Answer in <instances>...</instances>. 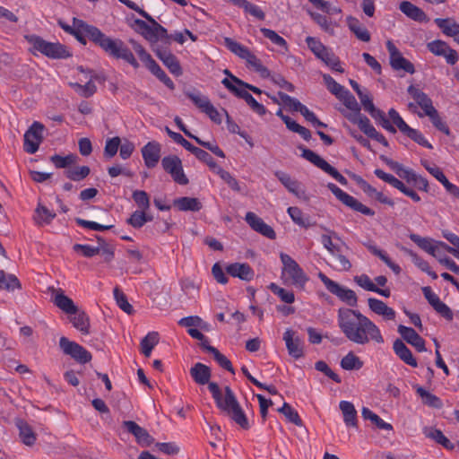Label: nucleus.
<instances>
[{
	"label": "nucleus",
	"instance_id": "nucleus-7",
	"mask_svg": "<svg viewBox=\"0 0 459 459\" xmlns=\"http://www.w3.org/2000/svg\"><path fill=\"white\" fill-rule=\"evenodd\" d=\"M280 259L283 265L281 277L295 287L303 289L308 281L303 269L290 255L285 253L280 254Z\"/></svg>",
	"mask_w": 459,
	"mask_h": 459
},
{
	"label": "nucleus",
	"instance_id": "nucleus-41",
	"mask_svg": "<svg viewBox=\"0 0 459 459\" xmlns=\"http://www.w3.org/2000/svg\"><path fill=\"white\" fill-rule=\"evenodd\" d=\"M423 434L426 437L434 440L436 443L441 445L447 450H453L455 445L443 434L440 429L435 428H425Z\"/></svg>",
	"mask_w": 459,
	"mask_h": 459
},
{
	"label": "nucleus",
	"instance_id": "nucleus-18",
	"mask_svg": "<svg viewBox=\"0 0 459 459\" xmlns=\"http://www.w3.org/2000/svg\"><path fill=\"white\" fill-rule=\"evenodd\" d=\"M45 126L40 122L35 121L24 134L23 149L29 154L35 153L43 141Z\"/></svg>",
	"mask_w": 459,
	"mask_h": 459
},
{
	"label": "nucleus",
	"instance_id": "nucleus-51",
	"mask_svg": "<svg viewBox=\"0 0 459 459\" xmlns=\"http://www.w3.org/2000/svg\"><path fill=\"white\" fill-rule=\"evenodd\" d=\"M21 282L15 275L7 274L0 270V290L13 291L21 289Z\"/></svg>",
	"mask_w": 459,
	"mask_h": 459
},
{
	"label": "nucleus",
	"instance_id": "nucleus-4",
	"mask_svg": "<svg viewBox=\"0 0 459 459\" xmlns=\"http://www.w3.org/2000/svg\"><path fill=\"white\" fill-rule=\"evenodd\" d=\"M25 39L31 46L30 51L33 54L39 52L50 59H66L72 56L68 48L60 42H49L35 34L25 36Z\"/></svg>",
	"mask_w": 459,
	"mask_h": 459
},
{
	"label": "nucleus",
	"instance_id": "nucleus-36",
	"mask_svg": "<svg viewBox=\"0 0 459 459\" xmlns=\"http://www.w3.org/2000/svg\"><path fill=\"white\" fill-rule=\"evenodd\" d=\"M399 9L407 17L415 22H423L428 21V16L424 11L409 1L401 2Z\"/></svg>",
	"mask_w": 459,
	"mask_h": 459
},
{
	"label": "nucleus",
	"instance_id": "nucleus-56",
	"mask_svg": "<svg viewBox=\"0 0 459 459\" xmlns=\"http://www.w3.org/2000/svg\"><path fill=\"white\" fill-rule=\"evenodd\" d=\"M233 4L244 8L246 12L263 21L265 18L264 11L257 5L249 3L247 0H230Z\"/></svg>",
	"mask_w": 459,
	"mask_h": 459
},
{
	"label": "nucleus",
	"instance_id": "nucleus-31",
	"mask_svg": "<svg viewBox=\"0 0 459 459\" xmlns=\"http://www.w3.org/2000/svg\"><path fill=\"white\" fill-rule=\"evenodd\" d=\"M397 331L403 340L412 345L418 351H426L424 339L413 328L400 325Z\"/></svg>",
	"mask_w": 459,
	"mask_h": 459
},
{
	"label": "nucleus",
	"instance_id": "nucleus-48",
	"mask_svg": "<svg viewBox=\"0 0 459 459\" xmlns=\"http://www.w3.org/2000/svg\"><path fill=\"white\" fill-rule=\"evenodd\" d=\"M416 393L421 397L422 403L425 405L435 409H441L443 407L442 400L423 387L417 386Z\"/></svg>",
	"mask_w": 459,
	"mask_h": 459
},
{
	"label": "nucleus",
	"instance_id": "nucleus-44",
	"mask_svg": "<svg viewBox=\"0 0 459 459\" xmlns=\"http://www.w3.org/2000/svg\"><path fill=\"white\" fill-rule=\"evenodd\" d=\"M275 176L281 181V183L288 189L289 192L294 194L299 197L304 194L303 191H300V184L297 180L292 179L290 176L288 175L287 173L282 171H276Z\"/></svg>",
	"mask_w": 459,
	"mask_h": 459
},
{
	"label": "nucleus",
	"instance_id": "nucleus-26",
	"mask_svg": "<svg viewBox=\"0 0 459 459\" xmlns=\"http://www.w3.org/2000/svg\"><path fill=\"white\" fill-rule=\"evenodd\" d=\"M246 221L252 230L260 233L261 235L268 238L269 239H275L276 233L273 229L266 224L260 217L252 212H248L245 217Z\"/></svg>",
	"mask_w": 459,
	"mask_h": 459
},
{
	"label": "nucleus",
	"instance_id": "nucleus-52",
	"mask_svg": "<svg viewBox=\"0 0 459 459\" xmlns=\"http://www.w3.org/2000/svg\"><path fill=\"white\" fill-rule=\"evenodd\" d=\"M443 237L447 241H449L453 247H450L444 242H439L438 244L448 253L452 254L455 257L459 259V237L456 234L449 231L443 232Z\"/></svg>",
	"mask_w": 459,
	"mask_h": 459
},
{
	"label": "nucleus",
	"instance_id": "nucleus-54",
	"mask_svg": "<svg viewBox=\"0 0 459 459\" xmlns=\"http://www.w3.org/2000/svg\"><path fill=\"white\" fill-rule=\"evenodd\" d=\"M362 417L365 420H370L378 429L385 430H392L393 427L390 423L385 422L377 414L373 412L367 407H363L361 411Z\"/></svg>",
	"mask_w": 459,
	"mask_h": 459
},
{
	"label": "nucleus",
	"instance_id": "nucleus-6",
	"mask_svg": "<svg viewBox=\"0 0 459 459\" xmlns=\"http://www.w3.org/2000/svg\"><path fill=\"white\" fill-rule=\"evenodd\" d=\"M224 42L230 52L247 62L248 67H251L263 76L269 75V70L263 65L261 60L248 48L230 38H225Z\"/></svg>",
	"mask_w": 459,
	"mask_h": 459
},
{
	"label": "nucleus",
	"instance_id": "nucleus-24",
	"mask_svg": "<svg viewBox=\"0 0 459 459\" xmlns=\"http://www.w3.org/2000/svg\"><path fill=\"white\" fill-rule=\"evenodd\" d=\"M144 165L148 169H153L157 166L160 160L161 144L156 141L148 142L141 149Z\"/></svg>",
	"mask_w": 459,
	"mask_h": 459
},
{
	"label": "nucleus",
	"instance_id": "nucleus-10",
	"mask_svg": "<svg viewBox=\"0 0 459 459\" xmlns=\"http://www.w3.org/2000/svg\"><path fill=\"white\" fill-rule=\"evenodd\" d=\"M130 42L134 52L138 55L140 60L145 65L146 68L169 89L173 90L175 88L173 81L166 74L145 48L134 40H130Z\"/></svg>",
	"mask_w": 459,
	"mask_h": 459
},
{
	"label": "nucleus",
	"instance_id": "nucleus-1",
	"mask_svg": "<svg viewBox=\"0 0 459 459\" xmlns=\"http://www.w3.org/2000/svg\"><path fill=\"white\" fill-rule=\"evenodd\" d=\"M190 375L196 384L201 385L208 384V389L218 409L243 429H248L250 428L247 417L232 389L230 386H225L224 395H222L218 384L209 382L211 378V369L208 366L197 362L190 368Z\"/></svg>",
	"mask_w": 459,
	"mask_h": 459
},
{
	"label": "nucleus",
	"instance_id": "nucleus-46",
	"mask_svg": "<svg viewBox=\"0 0 459 459\" xmlns=\"http://www.w3.org/2000/svg\"><path fill=\"white\" fill-rule=\"evenodd\" d=\"M174 205L180 211L198 212L202 209V204L195 197H180L174 201Z\"/></svg>",
	"mask_w": 459,
	"mask_h": 459
},
{
	"label": "nucleus",
	"instance_id": "nucleus-62",
	"mask_svg": "<svg viewBox=\"0 0 459 459\" xmlns=\"http://www.w3.org/2000/svg\"><path fill=\"white\" fill-rule=\"evenodd\" d=\"M278 411L282 413L288 421L295 424L296 426H301L302 420L296 410H294L288 403H284L283 405L278 409Z\"/></svg>",
	"mask_w": 459,
	"mask_h": 459
},
{
	"label": "nucleus",
	"instance_id": "nucleus-23",
	"mask_svg": "<svg viewBox=\"0 0 459 459\" xmlns=\"http://www.w3.org/2000/svg\"><path fill=\"white\" fill-rule=\"evenodd\" d=\"M283 340L291 357L299 359L304 356V342L295 331L290 328L286 329L283 333Z\"/></svg>",
	"mask_w": 459,
	"mask_h": 459
},
{
	"label": "nucleus",
	"instance_id": "nucleus-25",
	"mask_svg": "<svg viewBox=\"0 0 459 459\" xmlns=\"http://www.w3.org/2000/svg\"><path fill=\"white\" fill-rule=\"evenodd\" d=\"M351 112L346 114V118L354 125H357L361 132H363L366 135L369 136L373 131L376 129L368 117L360 113V107L357 102V107L349 108Z\"/></svg>",
	"mask_w": 459,
	"mask_h": 459
},
{
	"label": "nucleus",
	"instance_id": "nucleus-9",
	"mask_svg": "<svg viewBox=\"0 0 459 459\" xmlns=\"http://www.w3.org/2000/svg\"><path fill=\"white\" fill-rule=\"evenodd\" d=\"M130 42L134 52L138 55L140 60L145 65L146 68L169 89L173 90L175 88L173 81L166 74L145 48L134 40H130Z\"/></svg>",
	"mask_w": 459,
	"mask_h": 459
},
{
	"label": "nucleus",
	"instance_id": "nucleus-53",
	"mask_svg": "<svg viewBox=\"0 0 459 459\" xmlns=\"http://www.w3.org/2000/svg\"><path fill=\"white\" fill-rule=\"evenodd\" d=\"M159 342V333L157 332H150L141 341V351L145 357H150L152 349Z\"/></svg>",
	"mask_w": 459,
	"mask_h": 459
},
{
	"label": "nucleus",
	"instance_id": "nucleus-11",
	"mask_svg": "<svg viewBox=\"0 0 459 459\" xmlns=\"http://www.w3.org/2000/svg\"><path fill=\"white\" fill-rule=\"evenodd\" d=\"M318 277L330 293L335 295L341 301L349 307H357L358 297L354 290L340 285L323 273H319Z\"/></svg>",
	"mask_w": 459,
	"mask_h": 459
},
{
	"label": "nucleus",
	"instance_id": "nucleus-45",
	"mask_svg": "<svg viewBox=\"0 0 459 459\" xmlns=\"http://www.w3.org/2000/svg\"><path fill=\"white\" fill-rule=\"evenodd\" d=\"M328 234H323L321 236L320 241L323 247L333 255L337 254L342 247L339 244L333 243V239H337L341 241L340 237L333 230H327Z\"/></svg>",
	"mask_w": 459,
	"mask_h": 459
},
{
	"label": "nucleus",
	"instance_id": "nucleus-15",
	"mask_svg": "<svg viewBox=\"0 0 459 459\" xmlns=\"http://www.w3.org/2000/svg\"><path fill=\"white\" fill-rule=\"evenodd\" d=\"M327 187L340 202H342L344 205L351 208V210L360 212L367 216L375 215V212L372 209L364 205L355 197L342 190L335 184L328 183Z\"/></svg>",
	"mask_w": 459,
	"mask_h": 459
},
{
	"label": "nucleus",
	"instance_id": "nucleus-27",
	"mask_svg": "<svg viewBox=\"0 0 459 459\" xmlns=\"http://www.w3.org/2000/svg\"><path fill=\"white\" fill-rule=\"evenodd\" d=\"M153 51L157 57L163 63V65L169 70V72L175 76H179L182 74L181 65L175 55H173L169 50L153 48Z\"/></svg>",
	"mask_w": 459,
	"mask_h": 459
},
{
	"label": "nucleus",
	"instance_id": "nucleus-13",
	"mask_svg": "<svg viewBox=\"0 0 459 459\" xmlns=\"http://www.w3.org/2000/svg\"><path fill=\"white\" fill-rule=\"evenodd\" d=\"M299 149L302 151L301 156L304 159L333 177L341 185L346 186L348 184L347 179L335 168L331 166L326 160L321 158L315 152L303 146L299 147Z\"/></svg>",
	"mask_w": 459,
	"mask_h": 459
},
{
	"label": "nucleus",
	"instance_id": "nucleus-21",
	"mask_svg": "<svg viewBox=\"0 0 459 459\" xmlns=\"http://www.w3.org/2000/svg\"><path fill=\"white\" fill-rule=\"evenodd\" d=\"M386 48L389 53L390 65L394 70H403L410 74L415 73L413 64L403 56L399 49L391 40H387Z\"/></svg>",
	"mask_w": 459,
	"mask_h": 459
},
{
	"label": "nucleus",
	"instance_id": "nucleus-43",
	"mask_svg": "<svg viewBox=\"0 0 459 459\" xmlns=\"http://www.w3.org/2000/svg\"><path fill=\"white\" fill-rule=\"evenodd\" d=\"M340 410L343 414V420L348 427L357 426V411L354 405L348 401H342L339 404Z\"/></svg>",
	"mask_w": 459,
	"mask_h": 459
},
{
	"label": "nucleus",
	"instance_id": "nucleus-35",
	"mask_svg": "<svg viewBox=\"0 0 459 459\" xmlns=\"http://www.w3.org/2000/svg\"><path fill=\"white\" fill-rule=\"evenodd\" d=\"M354 179L357 182V184L360 186V188L364 191V193H366L368 196L374 197L381 204H388L390 206L394 205V202L392 199L385 195L382 192L377 191L361 177L354 175Z\"/></svg>",
	"mask_w": 459,
	"mask_h": 459
},
{
	"label": "nucleus",
	"instance_id": "nucleus-49",
	"mask_svg": "<svg viewBox=\"0 0 459 459\" xmlns=\"http://www.w3.org/2000/svg\"><path fill=\"white\" fill-rule=\"evenodd\" d=\"M410 239L414 242L420 248L427 252L428 254L436 256L437 246L433 243V240L429 238L420 237L418 234L411 233L409 235Z\"/></svg>",
	"mask_w": 459,
	"mask_h": 459
},
{
	"label": "nucleus",
	"instance_id": "nucleus-14",
	"mask_svg": "<svg viewBox=\"0 0 459 459\" xmlns=\"http://www.w3.org/2000/svg\"><path fill=\"white\" fill-rule=\"evenodd\" d=\"M363 108L385 130L391 134L396 133V128L393 126L390 120L386 117L384 111L377 108L372 101L371 96L368 92L362 91L358 95Z\"/></svg>",
	"mask_w": 459,
	"mask_h": 459
},
{
	"label": "nucleus",
	"instance_id": "nucleus-57",
	"mask_svg": "<svg viewBox=\"0 0 459 459\" xmlns=\"http://www.w3.org/2000/svg\"><path fill=\"white\" fill-rule=\"evenodd\" d=\"M310 16L324 31L330 35H334L336 23L333 22L325 15L317 13H310Z\"/></svg>",
	"mask_w": 459,
	"mask_h": 459
},
{
	"label": "nucleus",
	"instance_id": "nucleus-32",
	"mask_svg": "<svg viewBox=\"0 0 459 459\" xmlns=\"http://www.w3.org/2000/svg\"><path fill=\"white\" fill-rule=\"evenodd\" d=\"M226 273L232 277L250 281L255 276L252 267L247 263H233L226 266Z\"/></svg>",
	"mask_w": 459,
	"mask_h": 459
},
{
	"label": "nucleus",
	"instance_id": "nucleus-22",
	"mask_svg": "<svg viewBox=\"0 0 459 459\" xmlns=\"http://www.w3.org/2000/svg\"><path fill=\"white\" fill-rule=\"evenodd\" d=\"M374 174L378 178L390 184L393 187L401 191L403 195L410 197L414 202H420V196L412 188L407 187L401 180L396 178L394 176L388 174L380 169H376Z\"/></svg>",
	"mask_w": 459,
	"mask_h": 459
},
{
	"label": "nucleus",
	"instance_id": "nucleus-39",
	"mask_svg": "<svg viewBox=\"0 0 459 459\" xmlns=\"http://www.w3.org/2000/svg\"><path fill=\"white\" fill-rule=\"evenodd\" d=\"M56 218V213L47 206L39 203L33 215V220L38 226L48 225Z\"/></svg>",
	"mask_w": 459,
	"mask_h": 459
},
{
	"label": "nucleus",
	"instance_id": "nucleus-55",
	"mask_svg": "<svg viewBox=\"0 0 459 459\" xmlns=\"http://www.w3.org/2000/svg\"><path fill=\"white\" fill-rule=\"evenodd\" d=\"M78 156L76 154H68L66 156H61L58 154H55L50 157L51 162L55 165L57 169H66L74 165L77 162Z\"/></svg>",
	"mask_w": 459,
	"mask_h": 459
},
{
	"label": "nucleus",
	"instance_id": "nucleus-42",
	"mask_svg": "<svg viewBox=\"0 0 459 459\" xmlns=\"http://www.w3.org/2000/svg\"><path fill=\"white\" fill-rule=\"evenodd\" d=\"M16 426L19 429V436L22 442L28 446H33L37 437L31 427L22 420L17 421Z\"/></svg>",
	"mask_w": 459,
	"mask_h": 459
},
{
	"label": "nucleus",
	"instance_id": "nucleus-37",
	"mask_svg": "<svg viewBox=\"0 0 459 459\" xmlns=\"http://www.w3.org/2000/svg\"><path fill=\"white\" fill-rule=\"evenodd\" d=\"M395 354L407 365L416 368L418 366L416 359L413 357L410 349L404 342L399 339L395 340L393 344Z\"/></svg>",
	"mask_w": 459,
	"mask_h": 459
},
{
	"label": "nucleus",
	"instance_id": "nucleus-34",
	"mask_svg": "<svg viewBox=\"0 0 459 459\" xmlns=\"http://www.w3.org/2000/svg\"><path fill=\"white\" fill-rule=\"evenodd\" d=\"M369 309L375 314L383 316L385 320H394L396 312L394 308L388 307L384 301L376 298L368 299Z\"/></svg>",
	"mask_w": 459,
	"mask_h": 459
},
{
	"label": "nucleus",
	"instance_id": "nucleus-2",
	"mask_svg": "<svg viewBox=\"0 0 459 459\" xmlns=\"http://www.w3.org/2000/svg\"><path fill=\"white\" fill-rule=\"evenodd\" d=\"M73 23L76 29L72 34L81 44H87V38L98 48H100L109 57L122 59L134 69L140 65L134 57L131 49L118 38H112L102 32L98 27L88 24L86 22L74 18Z\"/></svg>",
	"mask_w": 459,
	"mask_h": 459
},
{
	"label": "nucleus",
	"instance_id": "nucleus-59",
	"mask_svg": "<svg viewBox=\"0 0 459 459\" xmlns=\"http://www.w3.org/2000/svg\"><path fill=\"white\" fill-rule=\"evenodd\" d=\"M260 31L264 37L268 39L273 44L280 47L285 51L289 50L287 41L274 30L267 28H261Z\"/></svg>",
	"mask_w": 459,
	"mask_h": 459
},
{
	"label": "nucleus",
	"instance_id": "nucleus-58",
	"mask_svg": "<svg viewBox=\"0 0 459 459\" xmlns=\"http://www.w3.org/2000/svg\"><path fill=\"white\" fill-rule=\"evenodd\" d=\"M341 367L345 370H358L363 367V361L352 351H350L342 359Z\"/></svg>",
	"mask_w": 459,
	"mask_h": 459
},
{
	"label": "nucleus",
	"instance_id": "nucleus-8",
	"mask_svg": "<svg viewBox=\"0 0 459 459\" xmlns=\"http://www.w3.org/2000/svg\"><path fill=\"white\" fill-rule=\"evenodd\" d=\"M306 43L310 51L332 70L343 73L339 57L328 48H326L320 39L308 36L306 38Z\"/></svg>",
	"mask_w": 459,
	"mask_h": 459
},
{
	"label": "nucleus",
	"instance_id": "nucleus-33",
	"mask_svg": "<svg viewBox=\"0 0 459 459\" xmlns=\"http://www.w3.org/2000/svg\"><path fill=\"white\" fill-rule=\"evenodd\" d=\"M434 22L444 35L454 38L459 45V23L454 18H436Z\"/></svg>",
	"mask_w": 459,
	"mask_h": 459
},
{
	"label": "nucleus",
	"instance_id": "nucleus-50",
	"mask_svg": "<svg viewBox=\"0 0 459 459\" xmlns=\"http://www.w3.org/2000/svg\"><path fill=\"white\" fill-rule=\"evenodd\" d=\"M367 247L372 255L382 260L395 274H399L401 273V267L397 264L394 263L385 251L374 245H368Z\"/></svg>",
	"mask_w": 459,
	"mask_h": 459
},
{
	"label": "nucleus",
	"instance_id": "nucleus-60",
	"mask_svg": "<svg viewBox=\"0 0 459 459\" xmlns=\"http://www.w3.org/2000/svg\"><path fill=\"white\" fill-rule=\"evenodd\" d=\"M91 169L88 166L69 168L65 171L67 178L73 181H81L90 175Z\"/></svg>",
	"mask_w": 459,
	"mask_h": 459
},
{
	"label": "nucleus",
	"instance_id": "nucleus-28",
	"mask_svg": "<svg viewBox=\"0 0 459 459\" xmlns=\"http://www.w3.org/2000/svg\"><path fill=\"white\" fill-rule=\"evenodd\" d=\"M123 426L130 434L135 437L136 442L139 445L143 446H148L153 443V437L145 429L142 428L136 422L133 420H125L123 421Z\"/></svg>",
	"mask_w": 459,
	"mask_h": 459
},
{
	"label": "nucleus",
	"instance_id": "nucleus-47",
	"mask_svg": "<svg viewBox=\"0 0 459 459\" xmlns=\"http://www.w3.org/2000/svg\"><path fill=\"white\" fill-rule=\"evenodd\" d=\"M153 217L143 210L134 211L126 220V222L134 229L142 228L146 222L152 221Z\"/></svg>",
	"mask_w": 459,
	"mask_h": 459
},
{
	"label": "nucleus",
	"instance_id": "nucleus-38",
	"mask_svg": "<svg viewBox=\"0 0 459 459\" xmlns=\"http://www.w3.org/2000/svg\"><path fill=\"white\" fill-rule=\"evenodd\" d=\"M347 25L356 38L363 42H368L371 39L368 29L355 17H347Z\"/></svg>",
	"mask_w": 459,
	"mask_h": 459
},
{
	"label": "nucleus",
	"instance_id": "nucleus-12",
	"mask_svg": "<svg viewBox=\"0 0 459 459\" xmlns=\"http://www.w3.org/2000/svg\"><path fill=\"white\" fill-rule=\"evenodd\" d=\"M388 116L393 122L392 125L396 126L402 134H403L404 135H406L407 137H409L420 146H423L429 150L433 149V145L424 137V135L419 130L409 126L394 108L389 109Z\"/></svg>",
	"mask_w": 459,
	"mask_h": 459
},
{
	"label": "nucleus",
	"instance_id": "nucleus-63",
	"mask_svg": "<svg viewBox=\"0 0 459 459\" xmlns=\"http://www.w3.org/2000/svg\"><path fill=\"white\" fill-rule=\"evenodd\" d=\"M132 198L138 207V210L148 211L151 206L150 196L143 190H134Z\"/></svg>",
	"mask_w": 459,
	"mask_h": 459
},
{
	"label": "nucleus",
	"instance_id": "nucleus-40",
	"mask_svg": "<svg viewBox=\"0 0 459 459\" xmlns=\"http://www.w3.org/2000/svg\"><path fill=\"white\" fill-rule=\"evenodd\" d=\"M70 321L73 326L82 334L86 335L90 333V318L84 311L79 310L78 308L76 313L70 316Z\"/></svg>",
	"mask_w": 459,
	"mask_h": 459
},
{
	"label": "nucleus",
	"instance_id": "nucleus-30",
	"mask_svg": "<svg viewBox=\"0 0 459 459\" xmlns=\"http://www.w3.org/2000/svg\"><path fill=\"white\" fill-rule=\"evenodd\" d=\"M407 92L415 100L416 104L423 110V114H419L420 117L426 116L428 112L436 108L433 106L432 100L416 86L410 85L407 89Z\"/></svg>",
	"mask_w": 459,
	"mask_h": 459
},
{
	"label": "nucleus",
	"instance_id": "nucleus-5",
	"mask_svg": "<svg viewBox=\"0 0 459 459\" xmlns=\"http://www.w3.org/2000/svg\"><path fill=\"white\" fill-rule=\"evenodd\" d=\"M141 16L150 22L149 24L143 20H135V24L139 32L144 37V39L152 43L160 40L164 44H170V36L163 26L158 23L145 11L141 12Z\"/></svg>",
	"mask_w": 459,
	"mask_h": 459
},
{
	"label": "nucleus",
	"instance_id": "nucleus-20",
	"mask_svg": "<svg viewBox=\"0 0 459 459\" xmlns=\"http://www.w3.org/2000/svg\"><path fill=\"white\" fill-rule=\"evenodd\" d=\"M221 83L235 96L244 100L255 113H256L259 116H264L266 114L267 109L265 108V107L263 104L256 101V100L247 91L244 89H239L238 87L234 85L232 82L230 81V79L228 78H224L221 81Z\"/></svg>",
	"mask_w": 459,
	"mask_h": 459
},
{
	"label": "nucleus",
	"instance_id": "nucleus-3",
	"mask_svg": "<svg viewBox=\"0 0 459 459\" xmlns=\"http://www.w3.org/2000/svg\"><path fill=\"white\" fill-rule=\"evenodd\" d=\"M337 324L344 336L353 343L365 345L374 342L382 344L385 342L379 327L359 310L339 308Z\"/></svg>",
	"mask_w": 459,
	"mask_h": 459
},
{
	"label": "nucleus",
	"instance_id": "nucleus-64",
	"mask_svg": "<svg viewBox=\"0 0 459 459\" xmlns=\"http://www.w3.org/2000/svg\"><path fill=\"white\" fill-rule=\"evenodd\" d=\"M287 212H288V214L290 215V217L291 218V220L296 224H298L301 227H304V228H308L311 226V223L309 222V219L304 217L302 211L299 207H296V206L289 207Z\"/></svg>",
	"mask_w": 459,
	"mask_h": 459
},
{
	"label": "nucleus",
	"instance_id": "nucleus-61",
	"mask_svg": "<svg viewBox=\"0 0 459 459\" xmlns=\"http://www.w3.org/2000/svg\"><path fill=\"white\" fill-rule=\"evenodd\" d=\"M429 117L432 125L440 132L444 133L446 135H450L451 131L447 126V124L442 119L438 111L435 108L430 112H428L426 115Z\"/></svg>",
	"mask_w": 459,
	"mask_h": 459
},
{
	"label": "nucleus",
	"instance_id": "nucleus-16",
	"mask_svg": "<svg viewBox=\"0 0 459 459\" xmlns=\"http://www.w3.org/2000/svg\"><path fill=\"white\" fill-rule=\"evenodd\" d=\"M161 166L176 183L182 186H186L189 183L183 169L182 160L177 155L163 157L161 159Z\"/></svg>",
	"mask_w": 459,
	"mask_h": 459
},
{
	"label": "nucleus",
	"instance_id": "nucleus-29",
	"mask_svg": "<svg viewBox=\"0 0 459 459\" xmlns=\"http://www.w3.org/2000/svg\"><path fill=\"white\" fill-rule=\"evenodd\" d=\"M50 290H52V301L55 306L69 316L77 312L78 307L72 299L65 295L61 289L56 290L51 288Z\"/></svg>",
	"mask_w": 459,
	"mask_h": 459
},
{
	"label": "nucleus",
	"instance_id": "nucleus-19",
	"mask_svg": "<svg viewBox=\"0 0 459 459\" xmlns=\"http://www.w3.org/2000/svg\"><path fill=\"white\" fill-rule=\"evenodd\" d=\"M59 346L63 352L69 355L74 360L81 364L88 363L91 360V354L84 347L75 342H72L66 337H61Z\"/></svg>",
	"mask_w": 459,
	"mask_h": 459
},
{
	"label": "nucleus",
	"instance_id": "nucleus-17",
	"mask_svg": "<svg viewBox=\"0 0 459 459\" xmlns=\"http://www.w3.org/2000/svg\"><path fill=\"white\" fill-rule=\"evenodd\" d=\"M323 80L327 90L339 99L347 108L357 107V100L355 97L342 85L338 83L331 75L323 74Z\"/></svg>",
	"mask_w": 459,
	"mask_h": 459
}]
</instances>
